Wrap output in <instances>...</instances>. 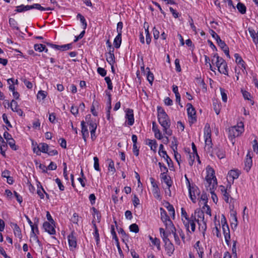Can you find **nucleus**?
I'll return each mask as SVG.
<instances>
[{
  "label": "nucleus",
  "instance_id": "nucleus-60",
  "mask_svg": "<svg viewBox=\"0 0 258 258\" xmlns=\"http://www.w3.org/2000/svg\"><path fill=\"white\" fill-rule=\"evenodd\" d=\"M72 47V44H67L64 45H60V50H67L71 49Z\"/></svg>",
  "mask_w": 258,
  "mask_h": 258
},
{
  "label": "nucleus",
  "instance_id": "nucleus-47",
  "mask_svg": "<svg viewBox=\"0 0 258 258\" xmlns=\"http://www.w3.org/2000/svg\"><path fill=\"white\" fill-rule=\"evenodd\" d=\"M8 144L9 145L10 147L14 150H17L18 149L17 146L15 145V141L12 138L11 140L7 141Z\"/></svg>",
  "mask_w": 258,
  "mask_h": 258
},
{
  "label": "nucleus",
  "instance_id": "nucleus-13",
  "mask_svg": "<svg viewBox=\"0 0 258 258\" xmlns=\"http://www.w3.org/2000/svg\"><path fill=\"white\" fill-rule=\"evenodd\" d=\"M52 224L46 221L43 223V227L45 231L51 235H53L55 234V230Z\"/></svg>",
  "mask_w": 258,
  "mask_h": 258
},
{
  "label": "nucleus",
  "instance_id": "nucleus-36",
  "mask_svg": "<svg viewBox=\"0 0 258 258\" xmlns=\"http://www.w3.org/2000/svg\"><path fill=\"white\" fill-rule=\"evenodd\" d=\"M38 233H37V232L35 233V232H34V229L31 231V233H30V237L31 238H33V239L35 241H36L38 244L40 245H41V242L40 241H39V239H38V236H37V234H38Z\"/></svg>",
  "mask_w": 258,
  "mask_h": 258
},
{
  "label": "nucleus",
  "instance_id": "nucleus-55",
  "mask_svg": "<svg viewBox=\"0 0 258 258\" xmlns=\"http://www.w3.org/2000/svg\"><path fill=\"white\" fill-rule=\"evenodd\" d=\"M203 210L206 212V213L210 216H211V209L210 207L205 203L202 208Z\"/></svg>",
  "mask_w": 258,
  "mask_h": 258
},
{
  "label": "nucleus",
  "instance_id": "nucleus-50",
  "mask_svg": "<svg viewBox=\"0 0 258 258\" xmlns=\"http://www.w3.org/2000/svg\"><path fill=\"white\" fill-rule=\"evenodd\" d=\"M46 96V94L45 91L40 90L38 92L37 97V99L43 100L45 98Z\"/></svg>",
  "mask_w": 258,
  "mask_h": 258
},
{
  "label": "nucleus",
  "instance_id": "nucleus-23",
  "mask_svg": "<svg viewBox=\"0 0 258 258\" xmlns=\"http://www.w3.org/2000/svg\"><path fill=\"white\" fill-rule=\"evenodd\" d=\"M204 137L205 139H211V131L209 124H206L204 128Z\"/></svg>",
  "mask_w": 258,
  "mask_h": 258
},
{
  "label": "nucleus",
  "instance_id": "nucleus-49",
  "mask_svg": "<svg viewBox=\"0 0 258 258\" xmlns=\"http://www.w3.org/2000/svg\"><path fill=\"white\" fill-rule=\"evenodd\" d=\"M222 188H223V191H224V193L223 194V199L227 203H229V199L230 195L227 192V189H225L224 186H223Z\"/></svg>",
  "mask_w": 258,
  "mask_h": 258
},
{
  "label": "nucleus",
  "instance_id": "nucleus-39",
  "mask_svg": "<svg viewBox=\"0 0 258 258\" xmlns=\"http://www.w3.org/2000/svg\"><path fill=\"white\" fill-rule=\"evenodd\" d=\"M34 48L35 51L42 52L45 50V45L42 44H36L34 46Z\"/></svg>",
  "mask_w": 258,
  "mask_h": 258
},
{
  "label": "nucleus",
  "instance_id": "nucleus-42",
  "mask_svg": "<svg viewBox=\"0 0 258 258\" xmlns=\"http://www.w3.org/2000/svg\"><path fill=\"white\" fill-rule=\"evenodd\" d=\"M219 47H221V48L223 50L224 49H226L227 47H228L226 44L225 43V42L221 39V38H219L218 40H217L216 41Z\"/></svg>",
  "mask_w": 258,
  "mask_h": 258
},
{
  "label": "nucleus",
  "instance_id": "nucleus-18",
  "mask_svg": "<svg viewBox=\"0 0 258 258\" xmlns=\"http://www.w3.org/2000/svg\"><path fill=\"white\" fill-rule=\"evenodd\" d=\"M152 131L154 133L155 137L158 140H161L162 139V135L158 129L157 125L155 121L152 122Z\"/></svg>",
  "mask_w": 258,
  "mask_h": 258
},
{
  "label": "nucleus",
  "instance_id": "nucleus-27",
  "mask_svg": "<svg viewBox=\"0 0 258 258\" xmlns=\"http://www.w3.org/2000/svg\"><path fill=\"white\" fill-rule=\"evenodd\" d=\"M205 150L207 151L208 153H211L212 146V140L210 139H205Z\"/></svg>",
  "mask_w": 258,
  "mask_h": 258
},
{
  "label": "nucleus",
  "instance_id": "nucleus-2",
  "mask_svg": "<svg viewBox=\"0 0 258 258\" xmlns=\"http://www.w3.org/2000/svg\"><path fill=\"white\" fill-rule=\"evenodd\" d=\"M208 174L206 177V186L209 187L210 192L212 196V199L215 203H217L218 202V197L217 195L214 193V189L217 185V179L216 176L214 175L215 171L213 169L210 168L208 171Z\"/></svg>",
  "mask_w": 258,
  "mask_h": 258
},
{
  "label": "nucleus",
  "instance_id": "nucleus-21",
  "mask_svg": "<svg viewBox=\"0 0 258 258\" xmlns=\"http://www.w3.org/2000/svg\"><path fill=\"white\" fill-rule=\"evenodd\" d=\"M11 226H13L14 233L15 236L21 240L22 238V235L20 228L16 223H12Z\"/></svg>",
  "mask_w": 258,
  "mask_h": 258
},
{
  "label": "nucleus",
  "instance_id": "nucleus-44",
  "mask_svg": "<svg viewBox=\"0 0 258 258\" xmlns=\"http://www.w3.org/2000/svg\"><path fill=\"white\" fill-rule=\"evenodd\" d=\"M94 160V169L98 171H100V168L99 167V159L97 157H94L93 158Z\"/></svg>",
  "mask_w": 258,
  "mask_h": 258
},
{
  "label": "nucleus",
  "instance_id": "nucleus-53",
  "mask_svg": "<svg viewBox=\"0 0 258 258\" xmlns=\"http://www.w3.org/2000/svg\"><path fill=\"white\" fill-rule=\"evenodd\" d=\"M220 92L223 101L224 102H226L227 101V96L226 93L225 92V90L222 88H220Z\"/></svg>",
  "mask_w": 258,
  "mask_h": 258
},
{
  "label": "nucleus",
  "instance_id": "nucleus-64",
  "mask_svg": "<svg viewBox=\"0 0 258 258\" xmlns=\"http://www.w3.org/2000/svg\"><path fill=\"white\" fill-rule=\"evenodd\" d=\"M210 34L212 35V37L214 38L216 41L220 38V36L213 30L210 29L209 31Z\"/></svg>",
  "mask_w": 258,
  "mask_h": 258
},
{
  "label": "nucleus",
  "instance_id": "nucleus-29",
  "mask_svg": "<svg viewBox=\"0 0 258 258\" xmlns=\"http://www.w3.org/2000/svg\"><path fill=\"white\" fill-rule=\"evenodd\" d=\"M148 143L147 144L150 147L151 150L156 152L158 144L156 140H148Z\"/></svg>",
  "mask_w": 258,
  "mask_h": 258
},
{
  "label": "nucleus",
  "instance_id": "nucleus-52",
  "mask_svg": "<svg viewBox=\"0 0 258 258\" xmlns=\"http://www.w3.org/2000/svg\"><path fill=\"white\" fill-rule=\"evenodd\" d=\"M249 32L251 37L252 38L253 41L255 44L258 43V38H256L255 37V33L254 30H249Z\"/></svg>",
  "mask_w": 258,
  "mask_h": 258
},
{
  "label": "nucleus",
  "instance_id": "nucleus-12",
  "mask_svg": "<svg viewBox=\"0 0 258 258\" xmlns=\"http://www.w3.org/2000/svg\"><path fill=\"white\" fill-rule=\"evenodd\" d=\"M69 246L71 250H73L77 246V239L73 232L68 236Z\"/></svg>",
  "mask_w": 258,
  "mask_h": 258
},
{
  "label": "nucleus",
  "instance_id": "nucleus-14",
  "mask_svg": "<svg viewBox=\"0 0 258 258\" xmlns=\"http://www.w3.org/2000/svg\"><path fill=\"white\" fill-rule=\"evenodd\" d=\"M190 189L191 195L189 192V197L192 202L195 203L196 202L197 196L200 195V192L197 186H191Z\"/></svg>",
  "mask_w": 258,
  "mask_h": 258
},
{
  "label": "nucleus",
  "instance_id": "nucleus-43",
  "mask_svg": "<svg viewBox=\"0 0 258 258\" xmlns=\"http://www.w3.org/2000/svg\"><path fill=\"white\" fill-rule=\"evenodd\" d=\"M168 206H167V209L169 211L170 214L173 217V218H174L175 217V210L173 206L170 204L169 203H167Z\"/></svg>",
  "mask_w": 258,
  "mask_h": 258
},
{
  "label": "nucleus",
  "instance_id": "nucleus-37",
  "mask_svg": "<svg viewBox=\"0 0 258 258\" xmlns=\"http://www.w3.org/2000/svg\"><path fill=\"white\" fill-rule=\"evenodd\" d=\"M181 216L182 222L183 220L186 221L188 220L189 218H190V217L187 215V213H186V211L183 208H182L181 209Z\"/></svg>",
  "mask_w": 258,
  "mask_h": 258
},
{
  "label": "nucleus",
  "instance_id": "nucleus-38",
  "mask_svg": "<svg viewBox=\"0 0 258 258\" xmlns=\"http://www.w3.org/2000/svg\"><path fill=\"white\" fill-rule=\"evenodd\" d=\"M111 233L112 235V238L115 240V243H119L118 239L115 231L114 226L113 225H111Z\"/></svg>",
  "mask_w": 258,
  "mask_h": 258
},
{
  "label": "nucleus",
  "instance_id": "nucleus-1",
  "mask_svg": "<svg viewBox=\"0 0 258 258\" xmlns=\"http://www.w3.org/2000/svg\"><path fill=\"white\" fill-rule=\"evenodd\" d=\"M158 120L160 124L163 127V131L165 134L168 136H171L172 131L169 129L171 125V121L167 114L164 110L161 107L158 106L157 107Z\"/></svg>",
  "mask_w": 258,
  "mask_h": 258
},
{
  "label": "nucleus",
  "instance_id": "nucleus-48",
  "mask_svg": "<svg viewBox=\"0 0 258 258\" xmlns=\"http://www.w3.org/2000/svg\"><path fill=\"white\" fill-rule=\"evenodd\" d=\"M9 24L10 26L17 30H18L19 28L17 26V21L13 18L9 19Z\"/></svg>",
  "mask_w": 258,
  "mask_h": 258
},
{
  "label": "nucleus",
  "instance_id": "nucleus-33",
  "mask_svg": "<svg viewBox=\"0 0 258 258\" xmlns=\"http://www.w3.org/2000/svg\"><path fill=\"white\" fill-rule=\"evenodd\" d=\"M223 234L224 235L226 243L228 245H229L230 241V234L229 229H226V231H224L223 232Z\"/></svg>",
  "mask_w": 258,
  "mask_h": 258
},
{
  "label": "nucleus",
  "instance_id": "nucleus-3",
  "mask_svg": "<svg viewBox=\"0 0 258 258\" xmlns=\"http://www.w3.org/2000/svg\"><path fill=\"white\" fill-rule=\"evenodd\" d=\"M191 216V218L194 219L200 220L199 229L204 236L207 229V224L206 221L205 220L204 211L200 209H197Z\"/></svg>",
  "mask_w": 258,
  "mask_h": 258
},
{
  "label": "nucleus",
  "instance_id": "nucleus-45",
  "mask_svg": "<svg viewBox=\"0 0 258 258\" xmlns=\"http://www.w3.org/2000/svg\"><path fill=\"white\" fill-rule=\"evenodd\" d=\"M149 26H147V28H145V33H146V41L147 44H149L151 41V36L149 31Z\"/></svg>",
  "mask_w": 258,
  "mask_h": 258
},
{
  "label": "nucleus",
  "instance_id": "nucleus-61",
  "mask_svg": "<svg viewBox=\"0 0 258 258\" xmlns=\"http://www.w3.org/2000/svg\"><path fill=\"white\" fill-rule=\"evenodd\" d=\"M32 9H36L37 10L44 11V8L42 7L40 4H34L33 5H31Z\"/></svg>",
  "mask_w": 258,
  "mask_h": 258
},
{
  "label": "nucleus",
  "instance_id": "nucleus-16",
  "mask_svg": "<svg viewBox=\"0 0 258 258\" xmlns=\"http://www.w3.org/2000/svg\"><path fill=\"white\" fill-rule=\"evenodd\" d=\"M37 148H38V150L36 152V154L39 155H40V152L44 153L48 152L49 146L46 143H42L39 144V145L37 146Z\"/></svg>",
  "mask_w": 258,
  "mask_h": 258
},
{
  "label": "nucleus",
  "instance_id": "nucleus-58",
  "mask_svg": "<svg viewBox=\"0 0 258 258\" xmlns=\"http://www.w3.org/2000/svg\"><path fill=\"white\" fill-rule=\"evenodd\" d=\"M164 159L166 160L169 168L173 167V162L169 156H165Z\"/></svg>",
  "mask_w": 258,
  "mask_h": 258
},
{
  "label": "nucleus",
  "instance_id": "nucleus-26",
  "mask_svg": "<svg viewBox=\"0 0 258 258\" xmlns=\"http://www.w3.org/2000/svg\"><path fill=\"white\" fill-rule=\"evenodd\" d=\"M175 148H173V151L174 152V158H175V160H176V161L177 162V163H178V164L179 165V164H180L179 161L180 160V159H181V155L177 151V141H176L175 140Z\"/></svg>",
  "mask_w": 258,
  "mask_h": 258
},
{
  "label": "nucleus",
  "instance_id": "nucleus-54",
  "mask_svg": "<svg viewBox=\"0 0 258 258\" xmlns=\"http://www.w3.org/2000/svg\"><path fill=\"white\" fill-rule=\"evenodd\" d=\"M87 124L90 126V130H96L97 128V124L93 121L92 120H90L87 122Z\"/></svg>",
  "mask_w": 258,
  "mask_h": 258
},
{
  "label": "nucleus",
  "instance_id": "nucleus-51",
  "mask_svg": "<svg viewBox=\"0 0 258 258\" xmlns=\"http://www.w3.org/2000/svg\"><path fill=\"white\" fill-rule=\"evenodd\" d=\"M171 231L174 235V240L175 241L176 244L177 245H179L180 243L179 238L177 235V234L176 233V230H174L173 228L171 229Z\"/></svg>",
  "mask_w": 258,
  "mask_h": 258
},
{
  "label": "nucleus",
  "instance_id": "nucleus-28",
  "mask_svg": "<svg viewBox=\"0 0 258 258\" xmlns=\"http://www.w3.org/2000/svg\"><path fill=\"white\" fill-rule=\"evenodd\" d=\"M239 173L237 170H231L228 172V177L229 178H231L232 180L236 179L238 177Z\"/></svg>",
  "mask_w": 258,
  "mask_h": 258
},
{
  "label": "nucleus",
  "instance_id": "nucleus-30",
  "mask_svg": "<svg viewBox=\"0 0 258 258\" xmlns=\"http://www.w3.org/2000/svg\"><path fill=\"white\" fill-rule=\"evenodd\" d=\"M237 9L241 14H244L246 13V7L243 4L238 3L237 5Z\"/></svg>",
  "mask_w": 258,
  "mask_h": 258
},
{
  "label": "nucleus",
  "instance_id": "nucleus-10",
  "mask_svg": "<svg viewBox=\"0 0 258 258\" xmlns=\"http://www.w3.org/2000/svg\"><path fill=\"white\" fill-rule=\"evenodd\" d=\"M164 247L167 254L169 256H171L174 251L175 248L174 246L171 243L170 240L164 242Z\"/></svg>",
  "mask_w": 258,
  "mask_h": 258
},
{
  "label": "nucleus",
  "instance_id": "nucleus-56",
  "mask_svg": "<svg viewBox=\"0 0 258 258\" xmlns=\"http://www.w3.org/2000/svg\"><path fill=\"white\" fill-rule=\"evenodd\" d=\"M55 181L56 183L57 184L59 189L61 191H63L64 190V186L62 184L60 179H59L58 178H57L55 179Z\"/></svg>",
  "mask_w": 258,
  "mask_h": 258
},
{
  "label": "nucleus",
  "instance_id": "nucleus-59",
  "mask_svg": "<svg viewBox=\"0 0 258 258\" xmlns=\"http://www.w3.org/2000/svg\"><path fill=\"white\" fill-rule=\"evenodd\" d=\"M158 165L159 166L160 170L162 171L163 173H167V172H168V170L167 168L161 162H159Z\"/></svg>",
  "mask_w": 258,
  "mask_h": 258
},
{
  "label": "nucleus",
  "instance_id": "nucleus-15",
  "mask_svg": "<svg viewBox=\"0 0 258 258\" xmlns=\"http://www.w3.org/2000/svg\"><path fill=\"white\" fill-rule=\"evenodd\" d=\"M252 158L250 156L249 153H248L246 155V158L245 159V161H244V164H245L244 170L247 172H248L249 171V170L250 169L251 167L252 166Z\"/></svg>",
  "mask_w": 258,
  "mask_h": 258
},
{
  "label": "nucleus",
  "instance_id": "nucleus-34",
  "mask_svg": "<svg viewBox=\"0 0 258 258\" xmlns=\"http://www.w3.org/2000/svg\"><path fill=\"white\" fill-rule=\"evenodd\" d=\"M108 161L109 162L108 169L109 171L112 172V174H113L116 171L115 168L114 167V162L112 159H108Z\"/></svg>",
  "mask_w": 258,
  "mask_h": 258
},
{
  "label": "nucleus",
  "instance_id": "nucleus-9",
  "mask_svg": "<svg viewBox=\"0 0 258 258\" xmlns=\"http://www.w3.org/2000/svg\"><path fill=\"white\" fill-rule=\"evenodd\" d=\"M161 178L163 180L164 182L166 184L168 189L169 190V196H171L170 187L172 186V181L169 176L167 175L166 173H161L160 175Z\"/></svg>",
  "mask_w": 258,
  "mask_h": 258
},
{
  "label": "nucleus",
  "instance_id": "nucleus-6",
  "mask_svg": "<svg viewBox=\"0 0 258 258\" xmlns=\"http://www.w3.org/2000/svg\"><path fill=\"white\" fill-rule=\"evenodd\" d=\"M160 211L161 220L164 223L166 228L171 227L175 230V228L165 210L163 208H160Z\"/></svg>",
  "mask_w": 258,
  "mask_h": 258
},
{
  "label": "nucleus",
  "instance_id": "nucleus-19",
  "mask_svg": "<svg viewBox=\"0 0 258 258\" xmlns=\"http://www.w3.org/2000/svg\"><path fill=\"white\" fill-rule=\"evenodd\" d=\"M106 60L109 64H114L115 63V56L114 54V50H110L106 54Z\"/></svg>",
  "mask_w": 258,
  "mask_h": 258
},
{
  "label": "nucleus",
  "instance_id": "nucleus-24",
  "mask_svg": "<svg viewBox=\"0 0 258 258\" xmlns=\"http://www.w3.org/2000/svg\"><path fill=\"white\" fill-rule=\"evenodd\" d=\"M218 70L220 73L223 74L227 76L228 75V66H227V64L225 60L223 63L222 66L220 67H219Z\"/></svg>",
  "mask_w": 258,
  "mask_h": 258
},
{
  "label": "nucleus",
  "instance_id": "nucleus-17",
  "mask_svg": "<svg viewBox=\"0 0 258 258\" xmlns=\"http://www.w3.org/2000/svg\"><path fill=\"white\" fill-rule=\"evenodd\" d=\"M81 133L82 134L83 138L85 142H86V139L89 137V132L87 128V126L85 124L84 121H81Z\"/></svg>",
  "mask_w": 258,
  "mask_h": 258
},
{
  "label": "nucleus",
  "instance_id": "nucleus-4",
  "mask_svg": "<svg viewBox=\"0 0 258 258\" xmlns=\"http://www.w3.org/2000/svg\"><path fill=\"white\" fill-rule=\"evenodd\" d=\"M244 131L243 125L233 126L229 128L228 137L231 142L234 144L233 140L239 136Z\"/></svg>",
  "mask_w": 258,
  "mask_h": 258
},
{
  "label": "nucleus",
  "instance_id": "nucleus-22",
  "mask_svg": "<svg viewBox=\"0 0 258 258\" xmlns=\"http://www.w3.org/2000/svg\"><path fill=\"white\" fill-rule=\"evenodd\" d=\"M214 58H216V61L215 62V64L216 65V67L219 68V67H220L222 66L223 63L225 61V60L220 57L217 53H215L213 56V58L212 59V62L213 63L214 61Z\"/></svg>",
  "mask_w": 258,
  "mask_h": 258
},
{
  "label": "nucleus",
  "instance_id": "nucleus-57",
  "mask_svg": "<svg viewBox=\"0 0 258 258\" xmlns=\"http://www.w3.org/2000/svg\"><path fill=\"white\" fill-rule=\"evenodd\" d=\"M97 73L102 77H105L106 75V71L104 68L100 67L97 69Z\"/></svg>",
  "mask_w": 258,
  "mask_h": 258
},
{
  "label": "nucleus",
  "instance_id": "nucleus-35",
  "mask_svg": "<svg viewBox=\"0 0 258 258\" xmlns=\"http://www.w3.org/2000/svg\"><path fill=\"white\" fill-rule=\"evenodd\" d=\"M146 70H148L147 76V80L152 85L154 79V75L153 73L150 72V69L148 67L146 68Z\"/></svg>",
  "mask_w": 258,
  "mask_h": 258
},
{
  "label": "nucleus",
  "instance_id": "nucleus-62",
  "mask_svg": "<svg viewBox=\"0 0 258 258\" xmlns=\"http://www.w3.org/2000/svg\"><path fill=\"white\" fill-rule=\"evenodd\" d=\"M133 203L135 207H137L140 204V200L136 195H134L133 197Z\"/></svg>",
  "mask_w": 258,
  "mask_h": 258
},
{
  "label": "nucleus",
  "instance_id": "nucleus-46",
  "mask_svg": "<svg viewBox=\"0 0 258 258\" xmlns=\"http://www.w3.org/2000/svg\"><path fill=\"white\" fill-rule=\"evenodd\" d=\"M213 107H214V109L216 112V113L218 115L220 113V104L218 103V102L216 101H214L213 102Z\"/></svg>",
  "mask_w": 258,
  "mask_h": 258
},
{
  "label": "nucleus",
  "instance_id": "nucleus-25",
  "mask_svg": "<svg viewBox=\"0 0 258 258\" xmlns=\"http://www.w3.org/2000/svg\"><path fill=\"white\" fill-rule=\"evenodd\" d=\"M121 43V34H117L113 41L114 47L116 48L120 47Z\"/></svg>",
  "mask_w": 258,
  "mask_h": 258
},
{
  "label": "nucleus",
  "instance_id": "nucleus-63",
  "mask_svg": "<svg viewBox=\"0 0 258 258\" xmlns=\"http://www.w3.org/2000/svg\"><path fill=\"white\" fill-rule=\"evenodd\" d=\"M123 27V23L121 22H119L117 23L116 31L118 34H121L122 29Z\"/></svg>",
  "mask_w": 258,
  "mask_h": 258
},
{
  "label": "nucleus",
  "instance_id": "nucleus-40",
  "mask_svg": "<svg viewBox=\"0 0 258 258\" xmlns=\"http://www.w3.org/2000/svg\"><path fill=\"white\" fill-rule=\"evenodd\" d=\"M2 140V144L0 143V153L4 156H6L5 151L3 150V148H7V145L4 140L1 138Z\"/></svg>",
  "mask_w": 258,
  "mask_h": 258
},
{
  "label": "nucleus",
  "instance_id": "nucleus-20",
  "mask_svg": "<svg viewBox=\"0 0 258 258\" xmlns=\"http://www.w3.org/2000/svg\"><path fill=\"white\" fill-rule=\"evenodd\" d=\"M234 57L235 58V61L237 63V64L239 66V67H241V69L243 71V70L246 69V67L245 66V62L242 59V57L240 56V55L238 53H235L234 54Z\"/></svg>",
  "mask_w": 258,
  "mask_h": 258
},
{
  "label": "nucleus",
  "instance_id": "nucleus-11",
  "mask_svg": "<svg viewBox=\"0 0 258 258\" xmlns=\"http://www.w3.org/2000/svg\"><path fill=\"white\" fill-rule=\"evenodd\" d=\"M210 153L211 156H213L214 154L216 155L218 158L220 159L224 158L225 156L224 151L220 148H215Z\"/></svg>",
  "mask_w": 258,
  "mask_h": 258
},
{
  "label": "nucleus",
  "instance_id": "nucleus-5",
  "mask_svg": "<svg viewBox=\"0 0 258 258\" xmlns=\"http://www.w3.org/2000/svg\"><path fill=\"white\" fill-rule=\"evenodd\" d=\"M196 222L199 225L200 220L194 219L190 216V218L185 221L183 220V224L187 232L190 233L194 232L196 230Z\"/></svg>",
  "mask_w": 258,
  "mask_h": 258
},
{
  "label": "nucleus",
  "instance_id": "nucleus-8",
  "mask_svg": "<svg viewBox=\"0 0 258 258\" xmlns=\"http://www.w3.org/2000/svg\"><path fill=\"white\" fill-rule=\"evenodd\" d=\"M125 118L128 125H132L134 123V111L132 109L127 108L125 111Z\"/></svg>",
  "mask_w": 258,
  "mask_h": 258
},
{
  "label": "nucleus",
  "instance_id": "nucleus-7",
  "mask_svg": "<svg viewBox=\"0 0 258 258\" xmlns=\"http://www.w3.org/2000/svg\"><path fill=\"white\" fill-rule=\"evenodd\" d=\"M186 106L188 121L190 124H192L197 121L196 111L191 104L187 103Z\"/></svg>",
  "mask_w": 258,
  "mask_h": 258
},
{
  "label": "nucleus",
  "instance_id": "nucleus-31",
  "mask_svg": "<svg viewBox=\"0 0 258 258\" xmlns=\"http://www.w3.org/2000/svg\"><path fill=\"white\" fill-rule=\"evenodd\" d=\"M93 227L94 228V232L93 233V235L95 238L96 244L98 245L100 241L98 230L95 223L93 224Z\"/></svg>",
  "mask_w": 258,
  "mask_h": 258
},
{
  "label": "nucleus",
  "instance_id": "nucleus-41",
  "mask_svg": "<svg viewBox=\"0 0 258 258\" xmlns=\"http://www.w3.org/2000/svg\"><path fill=\"white\" fill-rule=\"evenodd\" d=\"M130 230L134 233H138L139 231V228L137 224L136 223L131 224L129 227Z\"/></svg>",
  "mask_w": 258,
  "mask_h": 258
},
{
  "label": "nucleus",
  "instance_id": "nucleus-32",
  "mask_svg": "<svg viewBox=\"0 0 258 258\" xmlns=\"http://www.w3.org/2000/svg\"><path fill=\"white\" fill-rule=\"evenodd\" d=\"M77 18L80 19V20L83 26V29L85 30L87 28V24L84 17L81 14L79 13L77 16Z\"/></svg>",
  "mask_w": 258,
  "mask_h": 258
}]
</instances>
